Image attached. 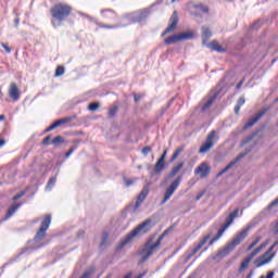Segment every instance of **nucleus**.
I'll return each instance as SVG.
<instances>
[{"label": "nucleus", "instance_id": "nucleus-47", "mask_svg": "<svg viewBox=\"0 0 278 278\" xmlns=\"http://www.w3.org/2000/svg\"><path fill=\"white\" fill-rule=\"evenodd\" d=\"M240 108L241 106L238 105V104L235 106V114H239L240 113Z\"/></svg>", "mask_w": 278, "mask_h": 278}, {"label": "nucleus", "instance_id": "nucleus-45", "mask_svg": "<svg viewBox=\"0 0 278 278\" xmlns=\"http://www.w3.org/2000/svg\"><path fill=\"white\" fill-rule=\"evenodd\" d=\"M203 192L199 193L197 197H195V201H201V199L203 198Z\"/></svg>", "mask_w": 278, "mask_h": 278}, {"label": "nucleus", "instance_id": "nucleus-5", "mask_svg": "<svg viewBox=\"0 0 278 278\" xmlns=\"http://www.w3.org/2000/svg\"><path fill=\"white\" fill-rule=\"evenodd\" d=\"M182 177L178 176L166 189L165 193H164V198L161 201V205H165L167 201H170V197H173L175 194V192L177 191V188H179V186L181 185L182 181Z\"/></svg>", "mask_w": 278, "mask_h": 278}, {"label": "nucleus", "instance_id": "nucleus-15", "mask_svg": "<svg viewBox=\"0 0 278 278\" xmlns=\"http://www.w3.org/2000/svg\"><path fill=\"white\" fill-rule=\"evenodd\" d=\"M9 96L11 99H13V101H18L21 99V92L18 91L16 83H11L9 88Z\"/></svg>", "mask_w": 278, "mask_h": 278}, {"label": "nucleus", "instance_id": "nucleus-30", "mask_svg": "<svg viewBox=\"0 0 278 278\" xmlns=\"http://www.w3.org/2000/svg\"><path fill=\"white\" fill-rule=\"evenodd\" d=\"M62 143H64V137L62 136H56L51 142V144H54V147H60Z\"/></svg>", "mask_w": 278, "mask_h": 278}, {"label": "nucleus", "instance_id": "nucleus-22", "mask_svg": "<svg viewBox=\"0 0 278 278\" xmlns=\"http://www.w3.org/2000/svg\"><path fill=\"white\" fill-rule=\"evenodd\" d=\"M21 207V203L13 204L12 206L9 207L7 215L4 217V220H8L9 218H12L14 214H16V211Z\"/></svg>", "mask_w": 278, "mask_h": 278}, {"label": "nucleus", "instance_id": "nucleus-29", "mask_svg": "<svg viewBox=\"0 0 278 278\" xmlns=\"http://www.w3.org/2000/svg\"><path fill=\"white\" fill-rule=\"evenodd\" d=\"M55 181H58V176H53L49 179L46 190H52L53 186H55Z\"/></svg>", "mask_w": 278, "mask_h": 278}, {"label": "nucleus", "instance_id": "nucleus-52", "mask_svg": "<svg viewBox=\"0 0 278 278\" xmlns=\"http://www.w3.org/2000/svg\"><path fill=\"white\" fill-rule=\"evenodd\" d=\"M166 156H164L163 154L161 155V157L159 159L160 162H165Z\"/></svg>", "mask_w": 278, "mask_h": 278}, {"label": "nucleus", "instance_id": "nucleus-48", "mask_svg": "<svg viewBox=\"0 0 278 278\" xmlns=\"http://www.w3.org/2000/svg\"><path fill=\"white\" fill-rule=\"evenodd\" d=\"M242 84H244V80L239 81V84L237 85V90H240V88H242Z\"/></svg>", "mask_w": 278, "mask_h": 278}, {"label": "nucleus", "instance_id": "nucleus-27", "mask_svg": "<svg viewBox=\"0 0 278 278\" xmlns=\"http://www.w3.org/2000/svg\"><path fill=\"white\" fill-rule=\"evenodd\" d=\"M164 168H166V163L159 160L154 166V173H162Z\"/></svg>", "mask_w": 278, "mask_h": 278}, {"label": "nucleus", "instance_id": "nucleus-56", "mask_svg": "<svg viewBox=\"0 0 278 278\" xmlns=\"http://www.w3.org/2000/svg\"><path fill=\"white\" fill-rule=\"evenodd\" d=\"M124 278H131V274L126 275Z\"/></svg>", "mask_w": 278, "mask_h": 278}, {"label": "nucleus", "instance_id": "nucleus-3", "mask_svg": "<svg viewBox=\"0 0 278 278\" xmlns=\"http://www.w3.org/2000/svg\"><path fill=\"white\" fill-rule=\"evenodd\" d=\"M166 233H168V231L165 230L157 239H155V237H151L146 242V244L140 251L141 263L147 262V260H149V257H151V255H153L155 251L160 249V245L162 244V240H164V236H166Z\"/></svg>", "mask_w": 278, "mask_h": 278}, {"label": "nucleus", "instance_id": "nucleus-49", "mask_svg": "<svg viewBox=\"0 0 278 278\" xmlns=\"http://www.w3.org/2000/svg\"><path fill=\"white\" fill-rule=\"evenodd\" d=\"M14 23H15V27H18V23H21V20L15 18V20H14Z\"/></svg>", "mask_w": 278, "mask_h": 278}, {"label": "nucleus", "instance_id": "nucleus-35", "mask_svg": "<svg viewBox=\"0 0 278 278\" xmlns=\"http://www.w3.org/2000/svg\"><path fill=\"white\" fill-rule=\"evenodd\" d=\"M77 150V147H72L66 153H65V159L68 160L73 153Z\"/></svg>", "mask_w": 278, "mask_h": 278}, {"label": "nucleus", "instance_id": "nucleus-10", "mask_svg": "<svg viewBox=\"0 0 278 278\" xmlns=\"http://www.w3.org/2000/svg\"><path fill=\"white\" fill-rule=\"evenodd\" d=\"M194 35L190 31L181 33L178 35L169 36L165 39V45H174L175 42H181L184 40H191Z\"/></svg>", "mask_w": 278, "mask_h": 278}, {"label": "nucleus", "instance_id": "nucleus-4", "mask_svg": "<svg viewBox=\"0 0 278 278\" xmlns=\"http://www.w3.org/2000/svg\"><path fill=\"white\" fill-rule=\"evenodd\" d=\"M248 236L249 229L241 231L230 243H228L226 247L217 252V254L214 256V260L227 257V255H229V253H231V251H233V249H236V247H238V244H240V242H242V240H244V238H247Z\"/></svg>", "mask_w": 278, "mask_h": 278}, {"label": "nucleus", "instance_id": "nucleus-8", "mask_svg": "<svg viewBox=\"0 0 278 278\" xmlns=\"http://www.w3.org/2000/svg\"><path fill=\"white\" fill-rule=\"evenodd\" d=\"M51 226V215H46L41 226L35 236V242H40L47 236V229Z\"/></svg>", "mask_w": 278, "mask_h": 278}, {"label": "nucleus", "instance_id": "nucleus-32", "mask_svg": "<svg viewBox=\"0 0 278 278\" xmlns=\"http://www.w3.org/2000/svg\"><path fill=\"white\" fill-rule=\"evenodd\" d=\"M116 112H118V106H112V108L109 110V116H110V118H114V116H116Z\"/></svg>", "mask_w": 278, "mask_h": 278}, {"label": "nucleus", "instance_id": "nucleus-37", "mask_svg": "<svg viewBox=\"0 0 278 278\" xmlns=\"http://www.w3.org/2000/svg\"><path fill=\"white\" fill-rule=\"evenodd\" d=\"M92 273H94V269H88L80 278H90L92 277Z\"/></svg>", "mask_w": 278, "mask_h": 278}, {"label": "nucleus", "instance_id": "nucleus-54", "mask_svg": "<svg viewBox=\"0 0 278 278\" xmlns=\"http://www.w3.org/2000/svg\"><path fill=\"white\" fill-rule=\"evenodd\" d=\"M3 144H5V140L0 139V148L3 147Z\"/></svg>", "mask_w": 278, "mask_h": 278}, {"label": "nucleus", "instance_id": "nucleus-50", "mask_svg": "<svg viewBox=\"0 0 278 278\" xmlns=\"http://www.w3.org/2000/svg\"><path fill=\"white\" fill-rule=\"evenodd\" d=\"M101 27H105L106 29H116V26H101Z\"/></svg>", "mask_w": 278, "mask_h": 278}, {"label": "nucleus", "instance_id": "nucleus-18", "mask_svg": "<svg viewBox=\"0 0 278 278\" xmlns=\"http://www.w3.org/2000/svg\"><path fill=\"white\" fill-rule=\"evenodd\" d=\"M264 114H266V112L261 111L258 112L254 117H252L248 123L244 124L243 129H251V127H253V125H255V123H257V121H260V118H262V116H264Z\"/></svg>", "mask_w": 278, "mask_h": 278}, {"label": "nucleus", "instance_id": "nucleus-17", "mask_svg": "<svg viewBox=\"0 0 278 278\" xmlns=\"http://www.w3.org/2000/svg\"><path fill=\"white\" fill-rule=\"evenodd\" d=\"M147 197H149V187H144L141 192L138 195L137 202L135 204V210H138V207H140V205H142V203L144 202V199H147Z\"/></svg>", "mask_w": 278, "mask_h": 278}, {"label": "nucleus", "instance_id": "nucleus-6", "mask_svg": "<svg viewBox=\"0 0 278 278\" xmlns=\"http://www.w3.org/2000/svg\"><path fill=\"white\" fill-rule=\"evenodd\" d=\"M218 140V135H216V130H212L207 137L205 142L200 147L199 153H207L214 144H216V141Z\"/></svg>", "mask_w": 278, "mask_h": 278}, {"label": "nucleus", "instance_id": "nucleus-33", "mask_svg": "<svg viewBox=\"0 0 278 278\" xmlns=\"http://www.w3.org/2000/svg\"><path fill=\"white\" fill-rule=\"evenodd\" d=\"M89 112H97L99 110V102H94L88 105Z\"/></svg>", "mask_w": 278, "mask_h": 278}, {"label": "nucleus", "instance_id": "nucleus-42", "mask_svg": "<svg viewBox=\"0 0 278 278\" xmlns=\"http://www.w3.org/2000/svg\"><path fill=\"white\" fill-rule=\"evenodd\" d=\"M245 103V100H244V97H240L239 100H238V104L240 108H242V105H244Z\"/></svg>", "mask_w": 278, "mask_h": 278}, {"label": "nucleus", "instance_id": "nucleus-20", "mask_svg": "<svg viewBox=\"0 0 278 278\" xmlns=\"http://www.w3.org/2000/svg\"><path fill=\"white\" fill-rule=\"evenodd\" d=\"M194 10H197L193 14L194 16H200V12H202L203 14H210V9L207 8V5L199 3V4H194Z\"/></svg>", "mask_w": 278, "mask_h": 278}, {"label": "nucleus", "instance_id": "nucleus-38", "mask_svg": "<svg viewBox=\"0 0 278 278\" xmlns=\"http://www.w3.org/2000/svg\"><path fill=\"white\" fill-rule=\"evenodd\" d=\"M124 181H125L126 188H129L130 186H134L136 178L135 179L125 178Z\"/></svg>", "mask_w": 278, "mask_h": 278}, {"label": "nucleus", "instance_id": "nucleus-7", "mask_svg": "<svg viewBox=\"0 0 278 278\" xmlns=\"http://www.w3.org/2000/svg\"><path fill=\"white\" fill-rule=\"evenodd\" d=\"M267 242L262 243L258 248L254 249L241 263L240 267H239V273H244V270H247V268H249V264H251V261L253 260V257H255V255H257V253H260L262 251V249H266L267 247Z\"/></svg>", "mask_w": 278, "mask_h": 278}, {"label": "nucleus", "instance_id": "nucleus-51", "mask_svg": "<svg viewBox=\"0 0 278 278\" xmlns=\"http://www.w3.org/2000/svg\"><path fill=\"white\" fill-rule=\"evenodd\" d=\"M134 99H135V102L138 103V102L140 101V96H136V94H135V98H134Z\"/></svg>", "mask_w": 278, "mask_h": 278}, {"label": "nucleus", "instance_id": "nucleus-34", "mask_svg": "<svg viewBox=\"0 0 278 278\" xmlns=\"http://www.w3.org/2000/svg\"><path fill=\"white\" fill-rule=\"evenodd\" d=\"M64 75V66H58L55 70V77H62Z\"/></svg>", "mask_w": 278, "mask_h": 278}, {"label": "nucleus", "instance_id": "nucleus-16", "mask_svg": "<svg viewBox=\"0 0 278 278\" xmlns=\"http://www.w3.org/2000/svg\"><path fill=\"white\" fill-rule=\"evenodd\" d=\"M73 121L71 117H64L61 119H58L52 125H50L46 131H53V129H58V127H62V125H66V123H71Z\"/></svg>", "mask_w": 278, "mask_h": 278}, {"label": "nucleus", "instance_id": "nucleus-31", "mask_svg": "<svg viewBox=\"0 0 278 278\" xmlns=\"http://www.w3.org/2000/svg\"><path fill=\"white\" fill-rule=\"evenodd\" d=\"M102 14L104 17H111V18H114L116 17V13L112 10H105V11H102Z\"/></svg>", "mask_w": 278, "mask_h": 278}, {"label": "nucleus", "instance_id": "nucleus-1", "mask_svg": "<svg viewBox=\"0 0 278 278\" xmlns=\"http://www.w3.org/2000/svg\"><path fill=\"white\" fill-rule=\"evenodd\" d=\"M72 12H73V8H71V5L68 4L59 3L52 7L50 9V14L53 18L52 20L53 27H60V25H62V23H64V21H66V18L71 16Z\"/></svg>", "mask_w": 278, "mask_h": 278}, {"label": "nucleus", "instance_id": "nucleus-57", "mask_svg": "<svg viewBox=\"0 0 278 278\" xmlns=\"http://www.w3.org/2000/svg\"><path fill=\"white\" fill-rule=\"evenodd\" d=\"M162 155H164L165 157H166V150L163 152V154Z\"/></svg>", "mask_w": 278, "mask_h": 278}, {"label": "nucleus", "instance_id": "nucleus-36", "mask_svg": "<svg viewBox=\"0 0 278 278\" xmlns=\"http://www.w3.org/2000/svg\"><path fill=\"white\" fill-rule=\"evenodd\" d=\"M261 240H262V237H257V238L248 247V251H251Z\"/></svg>", "mask_w": 278, "mask_h": 278}, {"label": "nucleus", "instance_id": "nucleus-14", "mask_svg": "<svg viewBox=\"0 0 278 278\" xmlns=\"http://www.w3.org/2000/svg\"><path fill=\"white\" fill-rule=\"evenodd\" d=\"M239 214H240L239 208L231 212L226 219V224L224 226H222V228H224L227 231V229H229L230 225H233V220H236V218H238Z\"/></svg>", "mask_w": 278, "mask_h": 278}, {"label": "nucleus", "instance_id": "nucleus-13", "mask_svg": "<svg viewBox=\"0 0 278 278\" xmlns=\"http://www.w3.org/2000/svg\"><path fill=\"white\" fill-rule=\"evenodd\" d=\"M177 23H179V18L177 17V12H174L172 17L169 18V26L165 29L162 36H166V34L175 31V29L177 28Z\"/></svg>", "mask_w": 278, "mask_h": 278}, {"label": "nucleus", "instance_id": "nucleus-9", "mask_svg": "<svg viewBox=\"0 0 278 278\" xmlns=\"http://www.w3.org/2000/svg\"><path fill=\"white\" fill-rule=\"evenodd\" d=\"M207 240H210V236H205L202 240H200V242L194 245V248H190L187 252V258L186 262H190V260H192V257H194V255H197V253H199V251H201L203 249V247H205V244H207Z\"/></svg>", "mask_w": 278, "mask_h": 278}, {"label": "nucleus", "instance_id": "nucleus-53", "mask_svg": "<svg viewBox=\"0 0 278 278\" xmlns=\"http://www.w3.org/2000/svg\"><path fill=\"white\" fill-rule=\"evenodd\" d=\"M85 231L84 230H79L78 231V238H81V236H84Z\"/></svg>", "mask_w": 278, "mask_h": 278}, {"label": "nucleus", "instance_id": "nucleus-41", "mask_svg": "<svg viewBox=\"0 0 278 278\" xmlns=\"http://www.w3.org/2000/svg\"><path fill=\"white\" fill-rule=\"evenodd\" d=\"M141 153L143 155H149V153H151V147H144L142 150H141Z\"/></svg>", "mask_w": 278, "mask_h": 278}, {"label": "nucleus", "instance_id": "nucleus-2", "mask_svg": "<svg viewBox=\"0 0 278 278\" xmlns=\"http://www.w3.org/2000/svg\"><path fill=\"white\" fill-rule=\"evenodd\" d=\"M152 227L151 219L144 220L119 241L117 249H123L124 247H127V244H131L136 236H144V233H149Z\"/></svg>", "mask_w": 278, "mask_h": 278}, {"label": "nucleus", "instance_id": "nucleus-46", "mask_svg": "<svg viewBox=\"0 0 278 278\" xmlns=\"http://www.w3.org/2000/svg\"><path fill=\"white\" fill-rule=\"evenodd\" d=\"M275 277V271L267 273V276L265 278H273Z\"/></svg>", "mask_w": 278, "mask_h": 278}, {"label": "nucleus", "instance_id": "nucleus-23", "mask_svg": "<svg viewBox=\"0 0 278 278\" xmlns=\"http://www.w3.org/2000/svg\"><path fill=\"white\" fill-rule=\"evenodd\" d=\"M181 168H184V162H180L176 166H174L172 168V170L169 172L166 179H173V177H175V175H177V173H179V170H181Z\"/></svg>", "mask_w": 278, "mask_h": 278}, {"label": "nucleus", "instance_id": "nucleus-44", "mask_svg": "<svg viewBox=\"0 0 278 278\" xmlns=\"http://www.w3.org/2000/svg\"><path fill=\"white\" fill-rule=\"evenodd\" d=\"M50 140H51V136H47V137L42 140V144H50V143H49Z\"/></svg>", "mask_w": 278, "mask_h": 278}, {"label": "nucleus", "instance_id": "nucleus-21", "mask_svg": "<svg viewBox=\"0 0 278 278\" xmlns=\"http://www.w3.org/2000/svg\"><path fill=\"white\" fill-rule=\"evenodd\" d=\"M242 157H244V154H239L238 157H237L235 161L230 162L224 169H222V170L216 175V177H217V178H218V177H223V175H225V173H227V172L231 168V166H233V164H236V162H238L239 160H242Z\"/></svg>", "mask_w": 278, "mask_h": 278}, {"label": "nucleus", "instance_id": "nucleus-55", "mask_svg": "<svg viewBox=\"0 0 278 278\" xmlns=\"http://www.w3.org/2000/svg\"><path fill=\"white\" fill-rule=\"evenodd\" d=\"M5 121V115H0V122Z\"/></svg>", "mask_w": 278, "mask_h": 278}, {"label": "nucleus", "instance_id": "nucleus-11", "mask_svg": "<svg viewBox=\"0 0 278 278\" xmlns=\"http://www.w3.org/2000/svg\"><path fill=\"white\" fill-rule=\"evenodd\" d=\"M149 13V9H143L128 14L127 18L131 21V23H142V21H147Z\"/></svg>", "mask_w": 278, "mask_h": 278}, {"label": "nucleus", "instance_id": "nucleus-19", "mask_svg": "<svg viewBox=\"0 0 278 278\" xmlns=\"http://www.w3.org/2000/svg\"><path fill=\"white\" fill-rule=\"evenodd\" d=\"M218 98V91L213 92V94L207 99V101L202 106V112H206V110H210L212 108V104L216 101Z\"/></svg>", "mask_w": 278, "mask_h": 278}, {"label": "nucleus", "instance_id": "nucleus-39", "mask_svg": "<svg viewBox=\"0 0 278 278\" xmlns=\"http://www.w3.org/2000/svg\"><path fill=\"white\" fill-rule=\"evenodd\" d=\"M108 238H109L108 232H104L102 235L101 247H104V244H108Z\"/></svg>", "mask_w": 278, "mask_h": 278}, {"label": "nucleus", "instance_id": "nucleus-40", "mask_svg": "<svg viewBox=\"0 0 278 278\" xmlns=\"http://www.w3.org/2000/svg\"><path fill=\"white\" fill-rule=\"evenodd\" d=\"M22 197H25V191H21L20 193L13 197V201H18Z\"/></svg>", "mask_w": 278, "mask_h": 278}, {"label": "nucleus", "instance_id": "nucleus-24", "mask_svg": "<svg viewBox=\"0 0 278 278\" xmlns=\"http://www.w3.org/2000/svg\"><path fill=\"white\" fill-rule=\"evenodd\" d=\"M207 47L208 49H213V51H217V53H225V49L217 41H212Z\"/></svg>", "mask_w": 278, "mask_h": 278}, {"label": "nucleus", "instance_id": "nucleus-26", "mask_svg": "<svg viewBox=\"0 0 278 278\" xmlns=\"http://www.w3.org/2000/svg\"><path fill=\"white\" fill-rule=\"evenodd\" d=\"M184 149H185L184 146L177 148V149L175 150V152L173 153V155H172L169 162H175V161L179 157V155H181V153H184Z\"/></svg>", "mask_w": 278, "mask_h": 278}, {"label": "nucleus", "instance_id": "nucleus-25", "mask_svg": "<svg viewBox=\"0 0 278 278\" xmlns=\"http://www.w3.org/2000/svg\"><path fill=\"white\" fill-rule=\"evenodd\" d=\"M202 38H203V45H205V42H207V40H210V38H212V31H210V28H202Z\"/></svg>", "mask_w": 278, "mask_h": 278}, {"label": "nucleus", "instance_id": "nucleus-43", "mask_svg": "<svg viewBox=\"0 0 278 278\" xmlns=\"http://www.w3.org/2000/svg\"><path fill=\"white\" fill-rule=\"evenodd\" d=\"M1 47H3V49L7 51V53H12V50L10 49V47H8V45L5 43H0Z\"/></svg>", "mask_w": 278, "mask_h": 278}, {"label": "nucleus", "instance_id": "nucleus-28", "mask_svg": "<svg viewBox=\"0 0 278 278\" xmlns=\"http://www.w3.org/2000/svg\"><path fill=\"white\" fill-rule=\"evenodd\" d=\"M225 229L222 227L218 231H217V235L216 237H214L210 242V247H212V244H214V242H217V240H220V238L223 237V233H225Z\"/></svg>", "mask_w": 278, "mask_h": 278}, {"label": "nucleus", "instance_id": "nucleus-12", "mask_svg": "<svg viewBox=\"0 0 278 278\" xmlns=\"http://www.w3.org/2000/svg\"><path fill=\"white\" fill-rule=\"evenodd\" d=\"M194 175H200L201 179H205L210 175V165L203 162L195 169Z\"/></svg>", "mask_w": 278, "mask_h": 278}, {"label": "nucleus", "instance_id": "nucleus-58", "mask_svg": "<svg viewBox=\"0 0 278 278\" xmlns=\"http://www.w3.org/2000/svg\"><path fill=\"white\" fill-rule=\"evenodd\" d=\"M173 2H175V0H172Z\"/></svg>", "mask_w": 278, "mask_h": 278}]
</instances>
